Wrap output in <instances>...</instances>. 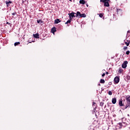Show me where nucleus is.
<instances>
[{
    "label": "nucleus",
    "instance_id": "a18cd8bd",
    "mask_svg": "<svg viewBox=\"0 0 130 130\" xmlns=\"http://www.w3.org/2000/svg\"><path fill=\"white\" fill-rule=\"evenodd\" d=\"M27 1H29V0H27Z\"/></svg>",
    "mask_w": 130,
    "mask_h": 130
},
{
    "label": "nucleus",
    "instance_id": "f3484780",
    "mask_svg": "<svg viewBox=\"0 0 130 130\" xmlns=\"http://www.w3.org/2000/svg\"><path fill=\"white\" fill-rule=\"evenodd\" d=\"M80 18H86V14L85 13L81 14Z\"/></svg>",
    "mask_w": 130,
    "mask_h": 130
},
{
    "label": "nucleus",
    "instance_id": "cd10ccee",
    "mask_svg": "<svg viewBox=\"0 0 130 130\" xmlns=\"http://www.w3.org/2000/svg\"><path fill=\"white\" fill-rule=\"evenodd\" d=\"M95 105H96V103H95V102H93L92 103V106H95Z\"/></svg>",
    "mask_w": 130,
    "mask_h": 130
},
{
    "label": "nucleus",
    "instance_id": "c85d7f7f",
    "mask_svg": "<svg viewBox=\"0 0 130 130\" xmlns=\"http://www.w3.org/2000/svg\"><path fill=\"white\" fill-rule=\"evenodd\" d=\"M71 22H72V20H68V21H67V23H71Z\"/></svg>",
    "mask_w": 130,
    "mask_h": 130
},
{
    "label": "nucleus",
    "instance_id": "4be33fe9",
    "mask_svg": "<svg viewBox=\"0 0 130 130\" xmlns=\"http://www.w3.org/2000/svg\"><path fill=\"white\" fill-rule=\"evenodd\" d=\"M129 79H130V76L129 75H127L126 76V80H127V81H129Z\"/></svg>",
    "mask_w": 130,
    "mask_h": 130
},
{
    "label": "nucleus",
    "instance_id": "1a4fd4ad",
    "mask_svg": "<svg viewBox=\"0 0 130 130\" xmlns=\"http://www.w3.org/2000/svg\"><path fill=\"white\" fill-rule=\"evenodd\" d=\"M76 17L77 18H78V17L79 18H80L81 14V12L78 11V12H77V13L76 14Z\"/></svg>",
    "mask_w": 130,
    "mask_h": 130
},
{
    "label": "nucleus",
    "instance_id": "aec40b11",
    "mask_svg": "<svg viewBox=\"0 0 130 130\" xmlns=\"http://www.w3.org/2000/svg\"><path fill=\"white\" fill-rule=\"evenodd\" d=\"M100 106H101V107H103V105H104V103L103 102H100Z\"/></svg>",
    "mask_w": 130,
    "mask_h": 130
},
{
    "label": "nucleus",
    "instance_id": "c03bdc74",
    "mask_svg": "<svg viewBox=\"0 0 130 130\" xmlns=\"http://www.w3.org/2000/svg\"><path fill=\"white\" fill-rule=\"evenodd\" d=\"M32 1H34V0H32Z\"/></svg>",
    "mask_w": 130,
    "mask_h": 130
},
{
    "label": "nucleus",
    "instance_id": "423d86ee",
    "mask_svg": "<svg viewBox=\"0 0 130 130\" xmlns=\"http://www.w3.org/2000/svg\"><path fill=\"white\" fill-rule=\"evenodd\" d=\"M116 12L118 14V15H120L121 13H122V10L121 9H118L117 8Z\"/></svg>",
    "mask_w": 130,
    "mask_h": 130
},
{
    "label": "nucleus",
    "instance_id": "9d476101",
    "mask_svg": "<svg viewBox=\"0 0 130 130\" xmlns=\"http://www.w3.org/2000/svg\"><path fill=\"white\" fill-rule=\"evenodd\" d=\"M12 1H9V2L6 1L7 7L9 8V7H10V4H12Z\"/></svg>",
    "mask_w": 130,
    "mask_h": 130
},
{
    "label": "nucleus",
    "instance_id": "473e14b6",
    "mask_svg": "<svg viewBox=\"0 0 130 130\" xmlns=\"http://www.w3.org/2000/svg\"><path fill=\"white\" fill-rule=\"evenodd\" d=\"M127 33H130V31H129V30H128V31H127Z\"/></svg>",
    "mask_w": 130,
    "mask_h": 130
},
{
    "label": "nucleus",
    "instance_id": "6ab92c4d",
    "mask_svg": "<svg viewBox=\"0 0 130 130\" xmlns=\"http://www.w3.org/2000/svg\"><path fill=\"white\" fill-rule=\"evenodd\" d=\"M37 23H38V24H39V23H43V21L42 20H37Z\"/></svg>",
    "mask_w": 130,
    "mask_h": 130
},
{
    "label": "nucleus",
    "instance_id": "ddd939ff",
    "mask_svg": "<svg viewBox=\"0 0 130 130\" xmlns=\"http://www.w3.org/2000/svg\"><path fill=\"white\" fill-rule=\"evenodd\" d=\"M33 36L35 38H39V34H34Z\"/></svg>",
    "mask_w": 130,
    "mask_h": 130
},
{
    "label": "nucleus",
    "instance_id": "bb28decb",
    "mask_svg": "<svg viewBox=\"0 0 130 130\" xmlns=\"http://www.w3.org/2000/svg\"><path fill=\"white\" fill-rule=\"evenodd\" d=\"M129 53H130L129 51H127L126 52V54H127V55H128V54H129Z\"/></svg>",
    "mask_w": 130,
    "mask_h": 130
},
{
    "label": "nucleus",
    "instance_id": "20e7f679",
    "mask_svg": "<svg viewBox=\"0 0 130 130\" xmlns=\"http://www.w3.org/2000/svg\"><path fill=\"white\" fill-rule=\"evenodd\" d=\"M114 81L115 83V84H118V83H119V77L116 76L114 79Z\"/></svg>",
    "mask_w": 130,
    "mask_h": 130
},
{
    "label": "nucleus",
    "instance_id": "37998d69",
    "mask_svg": "<svg viewBox=\"0 0 130 130\" xmlns=\"http://www.w3.org/2000/svg\"><path fill=\"white\" fill-rule=\"evenodd\" d=\"M129 72H130V69H129Z\"/></svg>",
    "mask_w": 130,
    "mask_h": 130
},
{
    "label": "nucleus",
    "instance_id": "2eb2a0df",
    "mask_svg": "<svg viewBox=\"0 0 130 130\" xmlns=\"http://www.w3.org/2000/svg\"><path fill=\"white\" fill-rule=\"evenodd\" d=\"M79 3L81 4V5H85V2L84 0H80L79 1Z\"/></svg>",
    "mask_w": 130,
    "mask_h": 130
},
{
    "label": "nucleus",
    "instance_id": "7c9ffc66",
    "mask_svg": "<svg viewBox=\"0 0 130 130\" xmlns=\"http://www.w3.org/2000/svg\"><path fill=\"white\" fill-rule=\"evenodd\" d=\"M69 17H70V19L69 20H70V21H71L72 19H73V17H72V16H69Z\"/></svg>",
    "mask_w": 130,
    "mask_h": 130
},
{
    "label": "nucleus",
    "instance_id": "39448f33",
    "mask_svg": "<svg viewBox=\"0 0 130 130\" xmlns=\"http://www.w3.org/2000/svg\"><path fill=\"white\" fill-rule=\"evenodd\" d=\"M124 101L125 100H124L123 101V104L122 103V100H120L119 102V106H124Z\"/></svg>",
    "mask_w": 130,
    "mask_h": 130
},
{
    "label": "nucleus",
    "instance_id": "4468645a",
    "mask_svg": "<svg viewBox=\"0 0 130 130\" xmlns=\"http://www.w3.org/2000/svg\"><path fill=\"white\" fill-rule=\"evenodd\" d=\"M123 72V70H122L121 68H120L118 71V73H119V74H122Z\"/></svg>",
    "mask_w": 130,
    "mask_h": 130
},
{
    "label": "nucleus",
    "instance_id": "5701e85b",
    "mask_svg": "<svg viewBox=\"0 0 130 130\" xmlns=\"http://www.w3.org/2000/svg\"><path fill=\"white\" fill-rule=\"evenodd\" d=\"M103 15H104L103 13H100L99 14V17H100V18H102L103 17Z\"/></svg>",
    "mask_w": 130,
    "mask_h": 130
},
{
    "label": "nucleus",
    "instance_id": "a19ab883",
    "mask_svg": "<svg viewBox=\"0 0 130 130\" xmlns=\"http://www.w3.org/2000/svg\"><path fill=\"white\" fill-rule=\"evenodd\" d=\"M29 43H31V42H29L28 44H29Z\"/></svg>",
    "mask_w": 130,
    "mask_h": 130
},
{
    "label": "nucleus",
    "instance_id": "dca6fc26",
    "mask_svg": "<svg viewBox=\"0 0 130 130\" xmlns=\"http://www.w3.org/2000/svg\"><path fill=\"white\" fill-rule=\"evenodd\" d=\"M129 43H130V41H127V42H124V44L125 45H126V46H129Z\"/></svg>",
    "mask_w": 130,
    "mask_h": 130
},
{
    "label": "nucleus",
    "instance_id": "ea45409f",
    "mask_svg": "<svg viewBox=\"0 0 130 130\" xmlns=\"http://www.w3.org/2000/svg\"><path fill=\"white\" fill-rule=\"evenodd\" d=\"M70 1V2H72V1H73V0H69Z\"/></svg>",
    "mask_w": 130,
    "mask_h": 130
},
{
    "label": "nucleus",
    "instance_id": "a211bd4d",
    "mask_svg": "<svg viewBox=\"0 0 130 130\" xmlns=\"http://www.w3.org/2000/svg\"><path fill=\"white\" fill-rule=\"evenodd\" d=\"M100 83H101V84H104L105 80H104V79H101Z\"/></svg>",
    "mask_w": 130,
    "mask_h": 130
},
{
    "label": "nucleus",
    "instance_id": "f03ea898",
    "mask_svg": "<svg viewBox=\"0 0 130 130\" xmlns=\"http://www.w3.org/2000/svg\"><path fill=\"white\" fill-rule=\"evenodd\" d=\"M104 2H101V3H104L105 7H109V2L110 0H104Z\"/></svg>",
    "mask_w": 130,
    "mask_h": 130
},
{
    "label": "nucleus",
    "instance_id": "2f4dec72",
    "mask_svg": "<svg viewBox=\"0 0 130 130\" xmlns=\"http://www.w3.org/2000/svg\"><path fill=\"white\" fill-rule=\"evenodd\" d=\"M106 75H108V74H109V73H108V72H106Z\"/></svg>",
    "mask_w": 130,
    "mask_h": 130
},
{
    "label": "nucleus",
    "instance_id": "6e6552de",
    "mask_svg": "<svg viewBox=\"0 0 130 130\" xmlns=\"http://www.w3.org/2000/svg\"><path fill=\"white\" fill-rule=\"evenodd\" d=\"M75 14H76V13L72 12L71 13H69V17H72V18L76 17V16H75Z\"/></svg>",
    "mask_w": 130,
    "mask_h": 130
},
{
    "label": "nucleus",
    "instance_id": "4c0bfd02",
    "mask_svg": "<svg viewBox=\"0 0 130 130\" xmlns=\"http://www.w3.org/2000/svg\"><path fill=\"white\" fill-rule=\"evenodd\" d=\"M65 24H69V23H68V22L67 21Z\"/></svg>",
    "mask_w": 130,
    "mask_h": 130
},
{
    "label": "nucleus",
    "instance_id": "9b49d317",
    "mask_svg": "<svg viewBox=\"0 0 130 130\" xmlns=\"http://www.w3.org/2000/svg\"><path fill=\"white\" fill-rule=\"evenodd\" d=\"M60 22H61V21H60L59 19H57L55 20L54 24H58V23H60Z\"/></svg>",
    "mask_w": 130,
    "mask_h": 130
},
{
    "label": "nucleus",
    "instance_id": "0eeeda50",
    "mask_svg": "<svg viewBox=\"0 0 130 130\" xmlns=\"http://www.w3.org/2000/svg\"><path fill=\"white\" fill-rule=\"evenodd\" d=\"M51 32V33H53V34L55 33V32H56V28H55V27L52 28Z\"/></svg>",
    "mask_w": 130,
    "mask_h": 130
},
{
    "label": "nucleus",
    "instance_id": "c756f323",
    "mask_svg": "<svg viewBox=\"0 0 130 130\" xmlns=\"http://www.w3.org/2000/svg\"><path fill=\"white\" fill-rule=\"evenodd\" d=\"M102 77H105V73H103L102 75Z\"/></svg>",
    "mask_w": 130,
    "mask_h": 130
},
{
    "label": "nucleus",
    "instance_id": "e433bc0d",
    "mask_svg": "<svg viewBox=\"0 0 130 130\" xmlns=\"http://www.w3.org/2000/svg\"><path fill=\"white\" fill-rule=\"evenodd\" d=\"M109 85H111V82H109Z\"/></svg>",
    "mask_w": 130,
    "mask_h": 130
},
{
    "label": "nucleus",
    "instance_id": "f8f14e48",
    "mask_svg": "<svg viewBox=\"0 0 130 130\" xmlns=\"http://www.w3.org/2000/svg\"><path fill=\"white\" fill-rule=\"evenodd\" d=\"M112 103L113 104H115V103H116V98H113L112 100Z\"/></svg>",
    "mask_w": 130,
    "mask_h": 130
},
{
    "label": "nucleus",
    "instance_id": "f257e3e1",
    "mask_svg": "<svg viewBox=\"0 0 130 130\" xmlns=\"http://www.w3.org/2000/svg\"><path fill=\"white\" fill-rule=\"evenodd\" d=\"M127 103L125 104V109L127 107H130V96H128L126 99Z\"/></svg>",
    "mask_w": 130,
    "mask_h": 130
},
{
    "label": "nucleus",
    "instance_id": "79ce46f5",
    "mask_svg": "<svg viewBox=\"0 0 130 130\" xmlns=\"http://www.w3.org/2000/svg\"><path fill=\"white\" fill-rule=\"evenodd\" d=\"M122 45H124V44H122Z\"/></svg>",
    "mask_w": 130,
    "mask_h": 130
},
{
    "label": "nucleus",
    "instance_id": "a878e982",
    "mask_svg": "<svg viewBox=\"0 0 130 130\" xmlns=\"http://www.w3.org/2000/svg\"><path fill=\"white\" fill-rule=\"evenodd\" d=\"M12 15H13V16H15V15H17V12H14L12 13Z\"/></svg>",
    "mask_w": 130,
    "mask_h": 130
},
{
    "label": "nucleus",
    "instance_id": "72a5a7b5",
    "mask_svg": "<svg viewBox=\"0 0 130 130\" xmlns=\"http://www.w3.org/2000/svg\"><path fill=\"white\" fill-rule=\"evenodd\" d=\"M7 24H9V25H11V23H9V22H7Z\"/></svg>",
    "mask_w": 130,
    "mask_h": 130
},
{
    "label": "nucleus",
    "instance_id": "58836bf2",
    "mask_svg": "<svg viewBox=\"0 0 130 130\" xmlns=\"http://www.w3.org/2000/svg\"><path fill=\"white\" fill-rule=\"evenodd\" d=\"M98 86H101V85L100 84V83H99V84H98Z\"/></svg>",
    "mask_w": 130,
    "mask_h": 130
},
{
    "label": "nucleus",
    "instance_id": "7ed1b4c3",
    "mask_svg": "<svg viewBox=\"0 0 130 130\" xmlns=\"http://www.w3.org/2000/svg\"><path fill=\"white\" fill-rule=\"evenodd\" d=\"M128 63V62L127 61H124L123 63L122 64V68L123 69H125L126 67H127V64Z\"/></svg>",
    "mask_w": 130,
    "mask_h": 130
},
{
    "label": "nucleus",
    "instance_id": "f704fd0d",
    "mask_svg": "<svg viewBox=\"0 0 130 130\" xmlns=\"http://www.w3.org/2000/svg\"><path fill=\"white\" fill-rule=\"evenodd\" d=\"M119 125H121L122 123H119Z\"/></svg>",
    "mask_w": 130,
    "mask_h": 130
},
{
    "label": "nucleus",
    "instance_id": "b1692460",
    "mask_svg": "<svg viewBox=\"0 0 130 130\" xmlns=\"http://www.w3.org/2000/svg\"><path fill=\"white\" fill-rule=\"evenodd\" d=\"M123 49V50H126L127 49V46H124Z\"/></svg>",
    "mask_w": 130,
    "mask_h": 130
},
{
    "label": "nucleus",
    "instance_id": "412c9836",
    "mask_svg": "<svg viewBox=\"0 0 130 130\" xmlns=\"http://www.w3.org/2000/svg\"><path fill=\"white\" fill-rule=\"evenodd\" d=\"M20 45V42H16L14 43V46H17V45Z\"/></svg>",
    "mask_w": 130,
    "mask_h": 130
},
{
    "label": "nucleus",
    "instance_id": "c9c22d12",
    "mask_svg": "<svg viewBox=\"0 0 130 130\" xmlns=\"http://www.w3.org/2000/svg\"><path fill=\"white\" fill-rule=\"evenodd\" d=\"M100 2H104V0H100Z\"/></svg>",
    "mask_w": 130,
    "mask_h": 130
},
{
    "label": "nucleus",
    "instance_id": "393cba45",
    "mask_svg": "<svg viewBox=\"0 0 130 130\" xmlns=\"http://www.w3.org/2000/svg\"><path fill=\"white\" fill-rule=\"evenodd\" d=\"M108 94H109V95H112V91H109Z\"/></svg>",
    "mask_w": 130,
    "mask_h": 130
}]
</instances>
